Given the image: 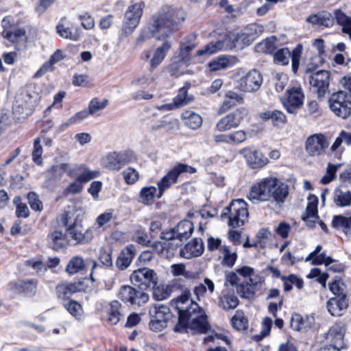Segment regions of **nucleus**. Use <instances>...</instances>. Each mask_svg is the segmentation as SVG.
Wrapping results in <instances>:
<instances>
[{"mask_svg": "<svg viewBox=\"0 0 351 351\" xmlns=\"http://www.w3.org/2000/svg\"><path fill=\"white\" fill-rule=\"evenodd\" d=\"M333 18L338 25L342 27V32L349 36L351 39V17L346 15L341 10L333 11Z\"/></svg>", "mask_w": 351, "mask_h": 351, "instance_id": "33", "label": "nucleus"}, {"mask_svg": "<svg viewBox=\"0 0 351 351\" xmlns=\"http://www.w3.org/2000/svg\"><path fill=\"white\" fill-rule=\"evenodd\" d=\"M332 225L335 228L341 229L346 235H351V217L336 215L333 217Z\"/></svg>", "mask_w": 351, "mask_h": 351, "instance_id": "43", "label": "nucleus"}, {"mask_svg": "<svg viewBox=\"0 0 351 351\" xmlns=\"http://www.w3.org/2000/svg\"><path fill=\"white\" fill-rule=\"evenodd\" d=\"M334 202L338 206L345 207L351 204V192L337 189L335 191Z\"/></svg>", "mask_w": 351, "mask_h": 351, "instance_id": "48", "label": "nucleus"}, {"mask_svg": "<svg viewBox=\"0 0 351 351\" xmlns=\"http://www.w3.org/2000/svg\"><path fill=\"white\" fill-rule=\"evenodd\" d=\"M197 169L191 166L184 163H178L174 166L167 174L158 182V198H160L165 191L169 189L172 184L178 182V178L184 173L190 174L196 173Z\"/></svg>", "mask_w": 351, "mask_h": 351, "instance_id": "7", "label": "nucleus"}, {"mask_svg": "<svg viewBox=\"0 0 351 351\" xmlns=\"http://www.w3.org/2000/svg\"><path fill=\"white\" fill-rule=\"evenodd\" d=\"M47 245L53 250L58 251L66 246V234L59 230H51L47 237Z\"/></svg>", "mask_w": 351, "mask_h": 351, "instance_id": "28", "label": "nucleus"}, {"mask_svg": "<svg viewBox=\"0 0 351 351\" xmlns=\"http://www.w3.org/2000/svg\"><path fill=\"white\" fill-rule=\"evenodd\" d=\"M231 61L224 57H219L212 62H210L208 64L210 71H219L221 69H225L230 66Z\"/></svg>", "mask_w": 351, "mask_h": 351, "instance_id": "56", "label": "nucleus"}, {"mask_svg": "<svg viewBox=\"0 0 351 351\" xmlns=\"http://www.w3.org/2000/svg\"><path fill=\"white\" fill-rule=\"evenodd\" d=\"M21 197H16L14 203L16 205V215L18 217L27 218L29 215V210L27 206L21 202Z\"/></svg>", "mask_w": 351, "mask_h": 351, "instance_id": "64", "label": "nucleus"}, {"mask_svg": "<svg viewBox=\"0 0 351 351\" xmlns=\"http://www.w3.org/2000/svg\"><path fill=\"white\" fill-rule=\"evenodd\" d=\"M56 32L62 38L73 41H77L81 38L80 28H75V31L73 32L70 27L64 26L62 23H58L56 25Z\"/></svg>", "mask_w": 351, "mask_h": 351, "instance_id": "41", "label": "nucleus"}, {"mask_svg": "<svg viewBox=\"0 0 351 351\" xmlns=\"http://www.w3.org/2000/svg\"><path fill=\"white\" fill-rule=\"evenodd\" d=\"M276 41L275 36L267 38L256 45L255 50L258 53H274L276 49Z\"/></svg>", "mask_w": 351, "mask_h": 351, "instance_id": "42", "label": "nucleus"}, {"mask_svg": "<svg viewBox=\"0 0 351 351\" xmlns=\"http://www.w3.org/2000/svg\"><path fill=\"white\" fill-rule=\"evenodd\" d=\"M85 268V262L82 257L80 256H73L69 261L65 271L69 275H74L84 270Z\"/></svg>", "mask_w": 351, "mask_h": 351, "instance_id": "45", "label": "nucleus"}, {"mask_svg": "<svg viewBox=\"0 0 351 351\" xmlns=\"http://www.w3.org/2000/svg\"><path fill=\"white\" fill-rule=\"evenodd\" d=\"M123 179L127 184H133L139 179L138 172L132 167H128L122 172Z\"/></svg>", "mask_w": 351, "mask_h": 351, "instance_id": "59", "label": "nucleus"}, {"mask_svg": "<svg viewBox=\"0 0 351 351\" xmlns=\"http://www.w3.org/2000/svg\"><path fill=\"white\" fill-rule=\"evenodd\" d=\"M232 326L239 331H243L248 328V320L242 311H237L231 319Z\"/></svg>", "mask_w": 351, "mask_h": 351, "instance_id": "50", "label": "nucleus"}, {"mask_svg": "<svg viewBox=\"0 0 351 351\" xmlns=\"http://www.w3.org/2000/svg\"><path fill=\"white\" fill-rule=\"evenodd\" d=\"M324 264L328 269L334 272H342L344 269V265L338 261L332 259L330 256H326L324 253H321L319 258L314 262V265Z\"/></svg>", "mask_w": 351, "mask_h": 351, "instance_id": "34", "label": "nucleus"}, {"mask_svg": "<svg viewBox=\"0 0 351 351\" xmlns=\"http://www.w3.org/2000/svg\"><path fill=\"white\" fill-rule=\"evenodd\" d=\"M132 282L139 287L140 290L147 288H154L158 281V276L155 271L147 267L134 270L130 276Z\"/></svg>", "mask_w": 351, "mask_h": 351, "instance_id": "12", "label": "nucleus"}, {"mask_svg": "<svg viewBox=\"0 0 351 351\" xmlns=\"http://www.w3.org/2000/svg\"><path fill=\"white\" fill-rule=\"evenodd\" d=\"M194 230L193 223L189 220H183L179 222L176 227L170 231L162 232L160 238L167 241L178 240L176 245H181L182 241L188 239Z\"/></svg>", "mask_w": 351, "mask_h": 351, "instance_id": "11", "label": "nucleus"}, {"mask_svg": "<svg viewBox=\"0 0 351 351\" xmlns=\"http://www.w3.org/2000/svg\"><path fill=\"white\" fill-rule=\"evenodd\" d=\"M314 322L313 317L306 316L303 317L301 315L295 313L291 317L290 326L294 330L305 332L312 327Z\"/></svg>", "mask_w": 351, "mask_h": 351, "instance_id": "29", "label": "nucleus"}, {"mask_svg": "<svg viewBox=\"0 0 351 351\" xmlns=\"http://www.w3.org/2000/svg\"><path fill=\"white\" fill-rule=\"evenodd\" d=\"M223 258L222 263L229 267H232L237 260V255L236 252H231L229 247L226 245L221 246L220 248Z\"/></svg>", "mask_w": 351, "mask_h": 351, "instance_id": "54", "label": "nucleus"}, {"mask_svg": "<svg viewBox=\"0 0 351 351\" xmlns=\"http://www.w3.org/2000/svg\"><path fill=\"white\" fill-rule=\"evenodd\" d=\"M346 329L344 324L341 322L336 323L330 328L326 334L325 339L326 343L329 345H333L337 347L344 348L345 343L343 337Z\"/></svg>", "mask_w": 351, "mask_h": 351, "instance_id": "21", "label": "nucleus"}, {"mask_svg": "<svg viewBox=\"0 0 351 351\" xmlns=\"http://www.w3.org/2000/svg\"><path fill=\"white\" fill-rule=\"evenodd\" d=\"M248 114L247 108L241 107L222 117L217 122L216 128L219 132L230 130L237 128Z\"/></svg>", "mask_w": 351, "mask_h": 351, "instance_id": "14", "label": "nucleus"}, {"mask_svg": "<svg viewBox=\"0 0 351 351\" xmlns=\"http://www.w3.org/2000/svg\"><path fill=\"white\" fill-rule=\"evenodd\" d=\"M136 255V248L134 245H128L122 249L117 257L115 265L120 271L125 270L132 263Z\"/></svg>", "mask_w": 351, "mask_h": 351, "instance_id": "24", "label": "nucleus"}, {"mask_svg": "<svg viewBox=\"0 0 351 351\" xmlns=\"http://www.w3.org/2000/svg\"><path fill=\"white\" fill-rule=\"evenodd\" d=\"M328 146V143L323 134L312 135L306 142V150L312 156L322 154Z\"/></svg>", "mask_w": 351, "mask_h": 351, "instance_id": "20", "label": "nucleus"}, {"mask_svg": "<svg viewBox=\"0 0 351 351\" xmlns=\"http://www.w3.org/2000/svg\"><path fill=\"white\" fill-rule=\"evenodd\" d=\"M100 175L98 170H90L83 165L80 173L77 176V180L82 183H86L91 180L97 178Z\"/></svg>", "mask_w": 351, "mask_h": 351, "instance_id": "53", "label": "nucleus"}, {"mask_svg": "<svg viewBox=\"0 0 351 351\" xmlns=\"http://www.w3.org/2000/svg\"><path fill=\"white\" fill-rule=\"evenodd\" d=\"M149 328L154 332H160L167 326V322L171 317V311L167 306L158 304L150 308Z\"/></svg>", "mask_w": 351, "mask_h": 351, "instance_id": "10", "label": "nucleus"}, {"mask_svg": "<svg viewBox=\"0 0 351 351\" xmlns=\"http://www.w3.org/2000/svg\"><path fill=\"white\" fill-rule=\"evenodd\" d=\"M119 298L125 303L138 306L149 300V295L144 291L134 289L129 285H124L120 288Z\"/></svg>", "mask_w": 351, "mask_h": 351, "instance_id": "15", "label": "nucleus"}, {"mask_svg": "<svg viewBox=\"0 0 351 351\" xmlns=\"http://www.w3.org/2000/svg\"><path fill=\"white\" fill-rule=\"evenodd\" d=\"M89 115L90 114L87 110H83L75 113L74 115L71 117L68 120H66V122L63 123L60 125L59 131L62 132L66 130L69 126L81 122L82 121L87 118Z\"/></svg>", "mask_w": 351, "mask_h": 351, "instance_id": "51", "label": "nucleus"}, {"mask_svg": "<svg viewBox=\"0 0 351 351\" xmlns=\"http://www.w3.org/2000/svg\"><path fill=\"white\" fill-rule=\"evenodd\" d=\"M239 153L245 158L247 165L253 169L263 168L269 162L267 158L261 152L251 147L241 149Z\"/></svg>", "mask_w": 351, "mask_h": 351, "instance_id": "16", "label": "nucleus"}, {"mask_svg": "<svg viewBox=\"0 0 351 351\" xmlns=\"http://www.w3.org/2000/svg\"><path fill=\"white\" fill-rule=\"evenodd\" d=\"M103 166L110 171H119L121 169L117 152L108 154L102 160Z\"/></svg>", "mask_w": 351, "mask_h": 351, "instance_id": "46", "label": "nucleus"}, {"mask_svg": "<svg viewBox=\"0 0 351 351\" xmlns=\"http://www.w3.org/2000/svg\"><path fill=\"white\" fill-rule=\"evenodd\" d=\"M306 21L313 25L330 27L334 24V18L332 14L329 12L322 11L310 15L306 19Z\"/></svg>", "mask_w": 351, "mask_h": 351, "instance_id": "30", "label": "nucleus"}, {"mask_svg": "<svg viewBox=\"0 0 351 351\" xmlns=\"http://www.w3.org/2000/svg\"><path fill=\"white\" fill-rule=\"evenodd\" d=\"M239 299L233 293H223L219 298L217 305L224 311L234 309L239 305Z\"/></svg>", "mask_w": 351, "mask_h": 351, "instance_id": "38", "label": "nucleus"}, {"mask_svg": "<svg viewBox=\"0 0 351 351\" xmlns=\"http://www.w3.org/2000/svg\"><path fill=\"white\" fill-rule=\"evenodd\" d=\"M343 142H344L347 145H351V132L342 130L331 146V151H337L340 147Z\"/></svg>", "mask_w": 351, "mask_h": 351, "instance_id": "55", "label": "nucleus"}, {"mask_svg": "<svg viewBox=\"0 0 351 351\" xmlns=\"http://www.w3.org/2000/svg\"><path fill=\"white\" fill-rule=\"evenodd\" d=\"M68 235L75 241L74 244H85L89 243L93 238V231L91 228L84 230L82 223L68 228L66 230Z\"/></svg>", "mask_w": 351, "mask_h": 351, "instance_id": "19", "label": "nucleus"}, {"mask_svg": "<svg viewBox=\"0 0 351 351\" xmlns=\"http://www.w3.org/2000/svg\"><path fill=\"white\" fill-rule=\"evenodd\" d=\"M304 100V94L300 87H293L287 91L286 101H282L287 112L291 114H295L296 109L300 108Z\"/></svg>", "mask_w": 351, "mask_h": 351, "instance_id": "18", "label": "nucleus"}, {"mask_svg": "<svg viewBox=\"0 0 351 351\" xmlns=\"http://www.w3.org/2000/svg\"><path fill=\"white\" fill-rule=\"evenodd\" d=\"M259 117L263 121H271L274 126L285 125L287 121L285 114L278 110H271L261 112Z\"/></svg>", "mask_w": 351, "mask_h": 351, "instance_id": "32", "label": "nucleus"}, {"mask_svg": "<svg viewBox=\"0 0 351 351\" xmlns=\"http://www.w3.org/2000/svg\"><path fill=\"white\" fill-rule=\"evenodd\" d=\"M84 290V284L82 281L69 282L62 281L58 283L56 287V292L58 298L68 300L69 298L77 292Z\"/></svg>", "mask_w": 351, "mask_h": 351, "instance_id": "22", "label": "nucleus"}, {"mask_svg": "<svg viewBox=\"0 0 351 351\" xmlns=\"http://www.w3.org/2000/svg\"><path fill=\"white\" fill-rule=\"evenodd\" d=\"M37 285L36 279H27L17 282H11L9 285V288L16 293H24L28 295H33L36 291Z\"/></svg>", "mask_w": 351, "mask_h": 351, "instance_id": "25", "label": "nucleus"}, {"mask_svg": "<svg viewBox=\"0 0 351 351\" xmlns=\"http://www.w3.org/2000/svg\"><path fill=\"white\" fill-rule=\"evenodd\" d=\"M158 32H156V30L154 29L151 23H149L147 26L144 27L141 29L140 34L136 38V45H141L143 42L152 37L158 40Z\"/></svg>", "mask_w": 351, "mask_h": 351, "instance_id": "52", "label": "nucleus"}, {"mask_svg": "<svg viewBox=\"0 0 351 351\" xmlns=\"http://www.w3.org/2000/svg\"><path fill=\"white\" fill-rule=\"evenodd\" d=\"M171 43L169 41H165L162 45L158 47L150 61V70L152 71L156 69L164 60L167 53L171 49Z\"/></svg>", "mask_w": 351, "mask_h": 351, "instance_id": "36", "label": "nucleus"}, {"mask_svg": "<svg viewBox=\"0 0 351 351\" xmlns=\"http://www.w3.org/2000/svg\"><path fill=\"white\" fill-rule=\"evenodd\" d=\"M85 212L83 208H77L71 210L65 211L60 216V222L66 227V230L68 228H71L75 224L82 223Z\"/></svg>", "mask_w": 351, "mask_h": 351, "instance_id": "23", "label": "nucleus"}, {"mask_svg": "<svg viewBox=\"0 0 351 351\" xmlns=\"http://www.w3.org/2000/svg\"><path fill=\"white\" fill-rule=\"evenodd\" d=\"M42 154L43 147L40 144V138L37 137L34 141V149L32 156L33 161L38 165H41L43 164Z\"/></svg>", "mask_w": 351, "mask_h": 351, "instance_id": "58", "label": "nucleus"}, {"mask_svg": "<svg viewBox=\"0 0 351 351\" xmlns=\"http://www.w3.org/2000/svg\"><path fill=\"white\" fill-rule=\"evenodd\" d=\"M182 119L183 120L184 125L192 130L199 128L202 124V119L201 116L191 110H186L182 112Z\"/></svg>", "mask_w": 351, "mask_h": 351, "instance_id": "37", "label": "nucleus"}, {"mask_svg": "<svg viewBox=\"0 0 351 351\" xmlns=\"http://www.w3.org/2000/svg\"><path fill=\"white\" fill-rule=\"evenodd\" d=\"M30 208L35 211H41L43 208V203L38 195L34 192H29L27 196Z\"/></svg>", "mask_w": 351, "mask_h": 351, "instance_id": "63", "label": "nucleus"}, {"mask_svg": "<svg viewBox=\"0 0 351 351\" xmlns=\"http://www.w3.org/2000/svg\"><path fill=\"white\" fill-rule=\"evenodd\" d=\"M330 110L338 117L346 119L351 114V93L339 90L328 99Z\"/></svg>", "mask_w": 351, "mask_h": 351, "instance_id": "8", "label": "nucleus"}, {"mask_svg": "<svg viewBox=\"0 0 351 351\" xmlns=\"http://www.w3.org/2000/svg\"><path fill=\"white\" fill-rule=\"evenodd\" d=\"M306 75L308 78L311 90L316 93L317 97L321 99L328 92L330 81V74L325 70H319L313 72L312 69L307 67Z\"/></svg>", "mask_w": 351, "mask_h": 351, "instance_id": "6", "label": "nucleus"}, {"mask_svg": "<svg viewBox=\"0 0 351 351\" xmlns=\"http://www.w3.org/2000/svg\"><path fill=\"white\" fill-rule=\"evenodd\" d=\"M256 282L252 278L241 282L237 286L236 290L237 293L242 298L252 299L255 295V286Z\"/></svg>", "mask_w": 351, "mask_h": 351, "instance_id": "35", "label": "nucleus"}, {"mask_svg": "<svg viewBox=\"0 0 351 351\" xmlns=\"http://www.w3.org/2000/svg\"><path fill=\"white\" fill-rule=\"evenodd\" d=\"M153 298L158 301H161L170 296V291L167 286H158L153 288Z\"/></svg>", "mask_w": 351, "mask_h": 351, "instance_id": "62", "label": "nucleus"}, {"mask_svg": "<svg viewBox=\"0 0 351 351\" xmlns=\"http://www.w3.org/2000/svg\"><path fill=\"white\" fill-rule=\"evenodd\" d=\"M204 246L202 239L195 238L180 250V255L185 258L197 257L204 252Z\"/></svg>", "mask_w": 351, "mask_h": 351, "instance_id": "26", "label": "nucleus"}, {"mask_svg": "<svg viewBox=\"0 0 351 351\" xmlns=\"http://www.w3.org/2000/svg\"><path fill=\"white\" fill-rule=\"evenodd\" d=\"M348 306L346 295H341L339 298H332L327 302L328 311L332 316H341Z\"/></svg>", "mask_w": 351, "mask_h": 351, "instance_id": "31", "label": "nucleus"}, {"mask_svg": "<svg viewBox=\"0 0 351 351\" xmlns=\"http://www.w3.org/2000/svg\"><path fill=\"white\" fill-rule=\"evenodd\" d=\"M263 32V27L256 23L250 24L240 32L223 40H217L206 45L197 51L198 56H210L218 51L235 48L242 49L250 45Z\"/></svg>", "mask_w": 351, "mask_h": 351, "instance_id": "2", "label": "nucleus"}, {"mask_svg": "<svg viewBox=\"0 0 351 351\" xmlns=\"http://www.w3.org/2000/svg\"><path fill=\"white\" fill-rule=\"evenodd\" d=\"M243 97L234 91H228L225 96L223 104L219 109L220 112H224L237 104L243 103Z\"/></svg>", "mask_w": 351, "mask_h": 351, "instance_id": "40", "label": "nucleus"}, {"mask_svg": "<svg viewBox=\"0 0 351 351\" xmlns=\"http://www.w3.org/2000/svg\"><path fill=\"white\" fill-rule=\"evenodd\" d=\"M112 250L111 248H101L99 252L100 262L107 267H112L113 265L112 258Z\"/></svg>", "mask_w": 351, "mask_h": 351, "instance_id": "61", "label": "nucleus"}, {"mask_svg": "<svg viewBox=\"0 0 351 351\" xmlns=\"http://www.w3.org/2000/svg\"><path fill=\"white\" fill-rule=\"evenodd\" d=\"M108 104V101L107 99H103L99 101L97 98H94L90 100L88 104V110L90 115L93 114L97 111L101 110L104 109Z\"/></svg>", "mask_w": 351, "mask_h": 351, "instance_id": "60", "label": "nucleus"}, {"mask_svg": "<svg viewBox=\"0 0 351 351\" xmlns=\"http://www.w3.org/2000/svg\"><path fill=\"white\" fill-rule=\"evenodd\" d=\"M70 165L68 163H62L60 165L52 167L49 171L48 174L51 176L49 179L57 180L61 178L63 172H67Z\"/></svg>", "mask_w": 351, "mask_h": 351, "instance_id": "57", "label": "nucleus"}, {"mask_svg": "<svg viewBox=\"0 0 351 351\" xmlns=\"http://www.w3.org/2000/svg\"><path fill=\"white\" fill-rule=\"evenodd\" d=\"M190 291L186 289L176 299L179 317L174 330L181 332L190 328L199 333H205L208 327L206 316L204 310L190 298Z\"/></svg>", "mask_w": 351, "mask_h": 351, "instance_id": "1", "label": "nucleus"}, {"mask_svg": "<svg viewBox=\"0 0 351 351\" xmlns=\"http://www.w3.org/2000/svg\"><path fill=\"white\" fill-rule=\"evenodd\" d=\"M186 14L183 10L163 5L152 17L151 24L158 32V40H162L177 32Z\"/></svg>", "mask_w": 351, "mask_h": 351, "instance_id": "3", "label": "nucleus"}, {"mask_svg": "<svg viewBox=\"0 0 351 351\" xmlns=\"http://www.w3.org/2000/svg\"><path fill=\"white\" fill-rule=\"evenodd\" d=\"M262 83L263 77L261 73L253 69L239 80V86L244 92H254L259 89Z\"/></svg>", "mask_w": 351, "mask_h": 351, "instance_id": "17", "label": "nucleus"}, {"mask_svg": "<svg viewBox=\"0 0 351 351\" xmlns=\"http://www.w3.org/2000/svg\"><path fill=\"white\" fill-rule=\"evenodd\" d=\"M308 205L306 208V215L302 217V219L306 222L308 227L315 226L316 220L319 218L317 215V203L318 199L314 195H310L308 197Z\"/></svg>", "mask_w": 351, "mask_h": 351, "instance_id": "27", "label": "nucleus"}, {"mask_svg": "<svg viewBox=\"0 0 351 351\" xmlns=\"http://www.w3.org/2000/svg\"><path fill=\"white\" fill-rule=\"evenodd\" d=\"M302 47L298 45L291 52L287 48H282L274 53V61L276 64L287 65L290 58L292 62V70L295 73L298 71Z\"/></svg>", "mask_w": 351, "mask_h": 351, "instance_id": "13", "label": "nucleus"}, {"mask_svg": "<svg viewBox=\"0 0 351 351\" xmlns=\"http://www.w3.org/2000/svg\"><path fill=\"white\" fill-rule=\"evenodd\" d=\"M145 3L142 1L134 3L126 10L123 22L122 34L128 36L137 27L143 14Z\"/></svg>", "mask_w": 351, "mask_h": 351, "instance_id": "9", "label": "nucleus"}, {"mask_svg": "<svg viewBox=\"0 0 351 351\" xmlns=\"http://www.w3.org/2000/svg\"><path fill=\"white\" fill-rule=\"evenodd\" d=\"M158 197L157 189L155 186L143 187L138 197V202L144 205H150L155 197Z\"/></svg>", "mask_w": 351, "mask_h": 351, "instance_id": "39", "label": "nucleus"}, {"mask_svg": "<svg viewBox=\"0 0 351 351\" xmlns=\"http://www.w3.org/2000/svg\"><path fill=\"white\" fill-rule=\"evenodd\" d=\"M64 307L66 311L76 319L82 320L83 319V308L82 305L75 300H68L63 302Z\"/></svg>", "mask_w": 351, "mask_h": 351, "instance_id": "44", "label": "nucleus"}, {"mask_svg": "<svg viewBox=\"0 0 351 351\" xmlns=\"http://www.w3.org/2000/svg\"><path fill=\"white\" fill-rule=\"evenodd\" d=\"M121 304L117 300H114L110 304V307L108 310V322L115 325L117 324L121 317L120 313Z\"/></svg>", "mask_w": 351, "mask_h": 351, "instance_id": "49", "label": "nucleus"}, {"mask_svg": "<svg viewBox=\"0 0 351 351\" xmlns=\"http://www.w3.org/2000/svg\"><path fill=\"white\" fill-rule=\"evenodd\" d=\"M247 203L242 199L232 200L230 204L223 208L220 218L228 219V224L232 228L242 226L248 218Z\"/></svg>", "mask_w": 351, "mask_h": 351, "instance_id": "5", "label": "nucleus"}, {"mask_svg": "<svg viewBox=\"0 0 351 351\" xmlns=\"http://www.w3.org/2000/svg\"><path fill=\"white\" fill-rule=\"evenodd\" d=\"M288 194V185L276 178L271 177L254 184L247 194V198L255 203L267 201L272 197L278 202H284Z\"/></svg>", "mask_w": 351, "mask_h": 351, "instance_id": "4", "label": "nucleus"}, {"mask_svg": "<svg viewBox=\"0 0 351 351\" xmlns=\"http://www.w3.org/2000/svg\"><path fill=\"white\" fill-rule=\"evenodd\" d=\"M189 87V85L186 84V86L180 88L178 95L173 98V101L177 105V107L180 108L193 101L194 97L188 93Z\"/></svg>", "mask_w": 351, "mask_h": 351, "instance_id": "47", "label": "nucleus"}]
</instances>
